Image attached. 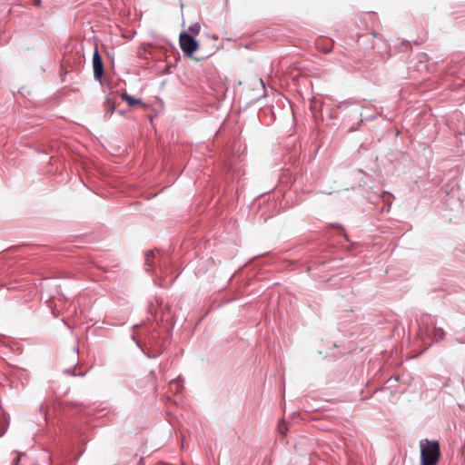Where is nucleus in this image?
Segmentation results:
<instances>
[{"label":"nucleus","mask_w":465,"mask_h":465,"mask_svg":"<svg viewBox=\"0 0 465 465\" xmlns=\"http://www.w3.org/2000/svg\"><path fill=\"white\" fill-rule=\"evenodd\" d=\"M420 465H436L440 457V447L438 440H422L420 442Z\"/></svg>","instance_id":"f257e3e1"},{"label":"nucleus","mask_w":465,"mask_h":465,"mask_svg":"<svg viewBox=\"0 0 465 465\" xmlns=\"http://www.w3.org/2000/svg\"><path fill=\"white\" fill-rule=\"evenodd\" d=\"M180 46L183 52L192 57L193 54L198 49L197 41L187 33H182L179 37Z\"/></svg>","instance_id":"f03ea898"},{"label":"nucleus","mask_w":465,"mask_h":465,"mask_svg":"<svg viewBox=\"0 0 465 465\" xmlns=\"http://www.w3.org/2000/svg\"><path fill=\"white\" fill-rule=\"evenodd\" d=\"M94 75L96 79H101L104 74V64L97 50L93 54Z\"/></svg>","instance_id":"7ed1b4c3"},{"label":"nucleus","mask_w":465,"mask_h":465,"mask_svg":"<svg viewBox=\"0 0 465 465\" xmlns=\"http://www.w3.org/2000/svg\"><path fill=\"white\" fill-rule=\"evenodd\" d=\"M121 98L125 101L130 106H134L137 104H142V101L140 99H136L130 94L124 93L121 94Z\"/></svg>","instance_id":"20e7f679"},{"label":"nucleus","mask_w":465,"mask_h":465,"mask_svg":"<svg viewBox=\"0 0 465 465\" xmlns=\"http://www.w3.org/2000/svg\"><path fill=\"white\" fill-rule=\"evenodd\" d=\"M444 335H445V332H444L443 329L434 327V329L432 331V338L436 341H439L442 340Z\"/></svg>","instance_id":"39448f33"},{"label":"nucleus","mask_w":465,"mask_h":465,"mask_svg":"<svg viewBox=\"0 0 465 465\" xmlns=\"http://www.w3.org/2000/svg\"><path fill=\"white\" fill-rule=\"evenodd\" d=\"M104 106L106 114L111 115L113 114V112L114 111V104L110 100H106L104 104Z\"/></svg>","instance_id":"423d86ee"},{"label":"nucleus","mask_w":465,"mask_h":465,"mask_svg":"<svg viewBox=\"0 0 465 465\" xmlns=\"http://www.w3.org/2000/svg\"><path fill=\"white\" fill-rule=\"evenodd\" d=\"M158 252L150 251L145 254V262L148 266L152 265V259L155 257Z\"/></svg>","instance_id":"0eeeda50"},{"label":"nucleus","mask_w":465,"mask_h":465,"mask_svg":"<svg viewBox=\"0 0 465 465\" xmlns=\"http://www.w3.org/2000/svg\"><path fill=\"white\" fill-rule=\"evenodd\" d=\"M278 430L279 432L282 434V435H285L287 430H288V428H287V424L285 423L284 420H282L279 424H278Z\"/></svg>","instance_id":"6e6552de"},{"label":"nucleus","mask_w":465,"mask_h":465,"mask_svg":"<svg viewBox=\"0 0 465 465\" xmlns=\"http://www.w3.org/2000/svg\"><path fill=\"white\" fill-rule=\"evenodd\" d=\"M171 390L174 389L175 391H179L182 388V384L179 381H173L170 382Z\"/></svg>","instance_id":"1a4fd4ad"},{"label":"nucleus","mask_w":465,"mask_h":465,"mask_svg":"<svg viewBox=\"0 0 465 465\" xmlns=\"http://www.w3.org/2000/svg\"><path fill=\"white\" fill-rule=\"evenodd\" d=\"M382 197H383L384 201L387 202V201H389L390 198L392 197V195L391 193L385 192V193H383Z\"/></svg>","instance_id":"9d476101"},{"label":"nucleus","mask_w":465,"mask_h":465,"mask_svg":"<svg viewBox=\"0 0 465 465\" xmlns=\"http://www.w3.org/2000/svg\"><path fill=\"white\" fill-rule=\"evenodd\" d=\"M199 29H200L199 25H194V26L190 27V30H191L193 33H195V34H198Z\"/></svg>","instance_id":"9b49d317"},{"label":"nucleus","mask_w":465,"mask_h":465,"mask_svg":"<svg viewBox=\"0 0 465 465\" xmlns=\"http://www.w3.org/2000/svg\"><path fill=\"white\" fill-rule=\"evenodd\" d=\"M331 44H330V46H324V48H322V51H323L324 53H326V54H327V53H330V52H331Z\"/></svg>","instance_id":"f8f14e48"},{"label":"nucleus","mask_w":465,"mask_h":465,"mask_svg":"<svg viewBox=\"0 0 465 465\" xmlns=\"http://www.w3.org/2000/svg\"><path fill=\"white\" fill-rule=\"evenodd\" d=\"M344 104H346V103H345V102L341 103V104H339L337 105V107H338V108H341Z\"/></svg>","instance_id":"ddd939ff"},{"label":"nucleus","mask_w":465,"mask_h":465,"mask_svg":"<svg viewBox=\"0 0 465 465\" xmlns=\"http://www.w3.org/2000/svg\"><path fill=\"white\" fill-rule=\"evenodd\" d=\"M35 5H40V0H35Z\"/></svg>","instance_id":"4468645a"},{"label":"nucleus","mask_w":465,"mask_h":465,"mask_svg":"<svg viewBox=\"0 0 465 465\" xmlns=\"http://www.w3.org/2000/svg\"><path fill=\"white\" fill-rule=\"evenodd\" d=\"M159 465H168V464H165V463H161V464H159Z\"/></svg>","instance_id":"2eb2a0df"}]
</instances>
